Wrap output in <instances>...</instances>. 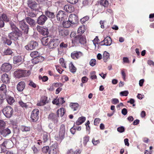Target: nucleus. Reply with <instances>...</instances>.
Listing matches in <instances>:
<instances>
[{
  "label": "nucleus",
  "instance_id": "obj_18",
  "mask_svg": "<svg viewBox=\"0 0 154 154\" xmlns=\"http://www.w3.org/2000/svg\"><path fill=\"white\" fill-rule=\"evenodd\" d=\"M76 40L79 41L81 44H84L86 43V41L85 37L81 35L76 36L75 37Z\"/></svg>",
  "mask_w": 154,
  "mask_h": 154
},
{
  "label": "nucleus",
  "instance_id": "obj_51",
  "mask_svg": "<svg viewBox=\"0 0 154 154\" xmlns=\"http://www.w3.org/2000/svg\"><path fill=\"white\" fill-rule=\"evenodd\" d=\"M19 103L20 105L23 107L26 108L28 107V105H27L26 103H24L22 101H19Z\"/></svg>",
  "mask_w": 154,
  "mask_h": 154
},
{
  "label": "nucleus",
  "instance_id": "obj_60",
  "mask_svg": "<svg viewBox=\"0 0 154 154\" xmlns=\"http://www.w3.org/2000/svg\"><path fill=\"white\" fill-rule=\"evenodd\" d=\"M99 39L97 37H96L94 40H93L94 44V45L95 47H96V44H98L97 42H99Z\"/></svg>",
  "mask_w": 154,
  "mask_h": 154
},
{
  "label": "nucleus",
  "instance_id": "obj_21",
  "mask_svg": "<svg viewBox=\"0 0 154 154\" xmlns=\"http://www.w3.org/2000/svg\"><path fill=\"white\" fill-rule=\"evenodd\" d=\"M82 55V53L80 51L77 52H74L73 53H72L71 54L72 57L74 59H78Z\"/></svg>",
  "mask_w": 154,
  "mask_h": 154
},
{
  "label": "nucleus",
  "instance_id": "obj_32",
  "mask_svg": "<svg viewBox=\"0 0 154 154\" xmlns=\"http://www.w3.org/2000/svg\"><path fill=\"white\" fill-rule=\"evenodd\" d=\"M11 133V130L8 128H6L2 131V134L3 136L5 137L7 135L10 134Z\"/></svg>",
  "mask_w": 154,
  "mask_h": 154
},
{
  "label": "nucleus",
  "instance_id": "obj_48",
  "mask_svg": "<svg viewBox=\"0 0 154 154\" xmlns=\"http://www.w3.org/2000/svg\"><path fill=\"white\" fill-rule=\"evenodd\" d=\"M68 47V44H65L63 42L61 43L60 45V47L61 48H66Z\"/></svg>",
  "mask_w": 154,
  "mask_h": 154
},
{
  "label": "nucleus",
  "instance_id": "obj_55",
  "mask_svg": "<svg viewBox=\"0 0 154 154\" xmlns=\"http://www.w3.org/2000/svg\"><path fill=\"white\" fill-rule=\"evenodd\" d=\"M5 125V123L3 120H0V129L2 128Z\"/></svg>",
  "mask_w": 154,
  "mask_h": 154
},
{
  "label": "nucleus",
  "instance_id": "obj_62",
  "mask_svg": "<svg viewBox=\"0 0 154 154\" xmlns=\"http://www.w3.org/2000/svg\"><path fill=\"white\" fill-rule=\"evenodd\" d=\"M92 142L94 145H96L100 143V141L99 140H95V139L94 138L92 140Z\"/></svg>",
  "mask_w": 154,
  "mask_h": 154
},
{
  "label": "nucleus",
  "instance_id": "obj_4",
  "mask_svg": "<svg viewBox=\"0 0 154 154\" xmlns=\"http://www.w3.org/2000/svg\"><path fill=\"white\" fill-rule=\"evenodd\" d=\"M39 110L37 109H35L32 111L30 118L31 120L33 122H37L39 118Z\"/></svg>",
  "mask_w": 154,
  "mask_h": 154
},
{
  "label": "nucleus",
  "instance_id": "obj_22",
  "mask_svg": "<svg viewBox=\"0 0 154 154\" xmlns=\"http://www.w3.org/2000/svg\"><path fill=\"white\" fill-rule=\"evenodd\" d=\"M25 86V84L24 82H20L17 85V90L19 91H22L24 89Z\"/></svg>",
  "mask_w": 154,
  "mask_h": 154
},
{
  "label": "nucleus",
  "instance_id": "obj_42",
  "mask_svg": "<svg viewBox=\"0 0 154 154\" xmlns=\"http://www.w3.org/2000/svg\"><path fill=\"white\" fill-rule=\"evenodd\" d=\"M39 55L38 52L36 51H33L30 54V56L32 58L36 57Z\"/></svg>",
  "mask_w": 154,
  "mask_h": 154
},
{
  "label": "nucleus",
  "instance_id": "obj_40",
  "mask_svg": "<svg viewBox=\"0 0 154 154\" xmlns=\"http://www.w3.org/2000/svg\"><path fill=\"white\" fill-rule=\"evenodd\" d=\"M45 14L48 17L51 18H53L55 16L54 13L48 11H45Z\"/></svg>",
  "mask_w": 154,
  "mask_h": 154
},
{
  "label": "nucleus",
  "instance_id": "obj_37",
  "mask_svg": "<svg viewBox=\"0 0 154 154\" xmlns=\"http://www.w3.org/2000/svg\"><path fill=\"white\" fill-rule=\"evenodd\" d=\"M5 98L6 99L8 103L10 105L12 104L14 101V98L11 96H7L6 95V97Z\"/></svg>",
  "mask_w": 154,
  "mask_h": 154
},
{
  "label": "nucleus",
  "instance_id": "obj_49",
  "mask_svg": "<svg viewBox=\"0 0 154 154\" xmlns=\"http://www.w3.org/2000/svg\"><path fill=\"white\" fill-rule=\"evenodd\" d=\"M90 65L92 66H94L96 64V61L95 59H92L90 61Z\"/></svg>",
  "mask_w": 154,
  "mask_h": 154
},
{
  "label": "nucleus",
  "instance_id": "obj_15",
  "mask_svg": "<svg viewBox=\"0 0 154 154\" xmlns=\"http://www.w3.org/2000/svg\"><path fill=\"white\" fill-rule=\"evenodd\" d=\"M47 19V17L45 15H41L38 17L37 21V23L39 25H43Z\"/></svg>",
  "mask_w": 154,
  "mask_h": 154
},
{
  "label": "nucleus",
  "instance_id": "obj_20",
  "mask_svg": "<svg viewBox=\"0 0 154 154\" xmlns=\"http://www.w3.org/2000/svg\"><path fill=\"white\" fill-rule=\"evenodd\" d=\"M2 145L5 146L7 149H9L13 146V142L10 140H6L5 141L2 143Z\"/></svg>",
  "mask_w": 154,
  "mask_h": 154
},
{
  "label": "nucleus",
  "instance_id": "obj_54",
  "mask_svg": "<svg viewBox=\"0 0 154 154\" xmlns=\"http://www.w3.org/2000/svg\"><path fill=\"white\" fill-rule=\"evenodd\" d=\"M117 131L120 133H122L125 131V128L123 126L118 127L117 129Z\"/></svg>",
  "mask_w": 154,
  "mask_h": 154
},
{
  "label": "nucleus",
  "instance_id": "obj_5",
  "mask_svg": "<svg viewBox=\"0 0 154 154\" xmlns=\"http://www.w3.org/2000/svg\"><path fill=\"white\" fill-rule=\"evenodd\" d=\"M21 35V32L19 31H13L9 34L8 37L11 39L16 41L17 40L18 37H20Z\"/></svg>",
  "mask_w": 154,
  "mask_h": 154
},
{
  "label": "nucleus",
  "instance_id": "obj_61",
  "mask_svg": "<svg viewBox=\"0 0 154 154\" xmlns=\"http://www.w3.org/2000/svg\"><path fill=\"white\" fill-rule=\"evenodd\" d=\"M89 19V17L88 16H86L82 18L81 19L80 21L82 22H85Z\"/></svg>",
  "mask_w": 154,
  "mask_h": 154
},
{
  "label": "nucleus",
  "instance_id": "obj_1",
  "mask_svg": "<svg viewBox=\"0 0 154 154\" xmlns=\"http://www.w3.org/2000/svg\"><path fill=\"white\" fill-rule=\"evenodd\" d=\"M14 75L17 78L27 76L30 74L29 71L23 70L20 69L17 70L14 73Z\"/></svg>",
  "mask_w": 154,
  "mask_h": 154
},
{
  "label": "nucleus",
  "instance_id": "obj_53",
  "mask_svg": "<svg viewBox=\"0 0 154 154\" xmlns=\"http://www.w3.org/2000/svg\"><path fill=\"white\" fill-rule=\"evenodd\" d=\"M59 61L60 63L62 66L65 68H66V66L64 63L63 59H60Z\"/></svg>",
  "mask_w": 154,
  "mask_h": 154
},
{
  "label": "nucleus",
  "instance_id": "obj_17",
  "mask_svg": "<svg viewBox=\"0 0 154 154\" xmlns=\"http://www.w3.org/2000/svg\"><path fill=\"white\" fill-rule=\"evenodd\" d=\"M104 42V43L103 44H102L101 45H106V46H109L111 44L112 40L111 38L109 36H107L106 38H105L104 40L102 41L101 43Z\"/></svg>",
  "mask_w": 154,
  "mask_h": 154
},
{
  "label": "nucleus",
  "instance_id": "obj_25",
  "mask_svg": "<svg viewBox=\"0 0 154 154\" xmlns=\"http://www.w3.org/2000/svg\"><path fill=\"white\" fill-rule=\"evenodd\" d=\"M26 22L31 26H33L35 24V20L29 17H27L26 18Z\"/></svg>",
  "mask_w": 154,
  "mask_h": 154
},
{
  "label": "nucleus",
  "instance_id": "obj_24",
  "mask_svg": "<svg viewBox=\"0 0 154 154\" xmlns=\"http://www.w3.org/2000/svg\"><path fill=\"white\" fill-rule=\"evenodd\" d=\"M50 39L48 37H45L42 38L41 40L42 44L44 45L48 46Z\"/></svg>",
  "mask_w": 154,
  "mask_h": 154
},
{
  "label": "nucleus",
  "instance_id": "obj_12",
  "mask_svg": "<svg viewBox=\"0 0 154 154\" xmlns=\"http://www.w3.org/2000/svg\"><path fill=\"white\" fill-rule=\"evenodd\" d=\"M59 34L63 36H65L69 34L68 31L64 27L59 26L58 29Z\"/></svg>",
  "mask_w": 154,
  "mask_h": 154
},
{
  "label": "nucleus",
  "instance_id": "obj_16",
  "mask_svg": "<svg viewBox=\"0 0 154 154\" xmlns=\"http://www.w3.org/2000/svg\"><path fill=\"white\" fill-rule=\"evenodd\" d=\"M68 20L72 25L74 24L77 22L78 17L75 14H71L69 16Z\"/></svg>",
  "mask_w": 154,
  "mask_h": 154
},
{
  "label": "nucleus",
  "instance_id": "obj_28",
  "mask_svg": "<svg viewBox=\"0 0 154 154\" xmlns=\"http://www.w3.org/2000/svg\"><path fill=\"white\" fill-rule=\"evenodd\" d=\"M22 58L21 56H15L14 57L13 61L14 63L15 64L20 63L22 61Z\"/></svg>",
  "mask_w": 154,
  "mask_h": 154
},
{
  "label": "nucleus",
  "instance_id": "obj_34",
  "mask_svg": "<svg viewBox=\"0 0 154 154\" xmlns=\"http://www.w3.org/2000/svg\"><path fill=\"white\" fill-rule=\"evenodd\" d=\"M65 113L64 109L63 108H61L59 109L58 110L57 112L58 117L59 116V115L61 117H62Z\"/></svg>",
  "mask_w": 154,
  "mask_h": 154
},
{
  "label": "nucleus",
  "instance_id": "obj_64",
  "mask_svg": "<svg viewBox=\"0 0 154 154\" xmlns=\"http://www.w3.org/2000/svg\"><path fill=\"white\" fill-rule=\"evenodd\" d=\"M100 121V119L99 118H95L94 120V125H97L99 123Z\"/></svg>",
  "mask_w": 154,
  "mask_h": 154
},
{
  "label": "nucleus",
  "instance_id": "obj_45",
  "mask_svg": "<svg viewBox=\"0 0 154 154\" xmlns=\"http://www.w3.org/2000/svg\"><path fill=\"white\" fill-rule=\"evenodd\" d=\"M43 139L44 142L47 141L48 139V135L47 133L46 132L43 133Z\"/></svg>",
  "mask_w": 154,
  "mask_h": 154
},
{
  "label": "nucleus",
  "instance_id": "obj_26",
  "mask_svg": "<svg viewBox=\"0 0 154 154\" xmlns=\"http://www.w3.org/2000/svg\"><path fill=\"white\" fill-rule=\"evenodd\" d=\"M64 9L66 11L69 13H71L73 11V8L72 6L70 5H66L64 6Z\"/></svg>",
  "mask_w": 154,
  "mask_h": 154
},
{
  "label": "nucleus",
  "instance_id": "obj_35",
  "mask_svg": "<svg viewBox=\"0 0 154 154\" xmlns=\"http://www.w3.org/2000/svg\"><path fill=\"white\" fill-rule=\"evenodd\" d=\"M48 119L54 121V122L57 121V118L56 115L53 113H51L49 115Z\"/></svg>",
  "mask_w": 154,
  "mask_h": 154
},
{
  "label": "nucleus",
  "instance_id": "obj_27",
  "mask_svg": "<svg viewBox=\"0 0 154 154\" xmlns=\"http://www.w3.org/2000/svg\"><path fill=\"white\" fill-rule=\"evenodd\" d=\"M9 78L8 75L6 74H3L2 77V81L5 83H8L9 82Z\"/></svg>",
  "mask_w": 154,
  "mask_h": 154
},
{
  "label": "nucleus",
  "instance_id": "obj_36",
  "mask_svg": "<svg viewBox=\"0 0 154 154\" xmlns=\"http://www.w3.org/2000/svg\"><path fill=\"white\" fill-rule=\"evenodd\" d=\"M103 60L104 62H106L108 59L109 58V54L106 51H105L103 54Z\"/></svg>",
  "mask_w": 154,
  "mask_h": 154
},
{
  "label": "nucleus",
  "instance_id": "obj_44",
  "mask_svg": "<svg viewBox=\"0 0 154 154\" xmlns=\"http://www.w3.org/2000/svg\"><path fill=\"white\" fill-rule=\"evenodd\" d=\"M3 41L4 43L7 44L8 45H10L12 43L11 41L9 39H8L6 38H3Z\"/></svg>",
  "mask_w": 154,
  "mask_h": 154
},
{
  "label": "nucleus",
  "instance_id": "obj_23",
  "mask_svg": "<svg viewBox=\"0 0 154 154\" xmlns=\"http://www.w3.org/2000/svg\"><path fill=\"white\" fill-rule=\"evenodd\" d=\"M69 106L74 111L79 110V105L77 103H71Z\"/></svg>",
  "mask_w": 154,
  "mask_h": 154
},
{
  "label": "nucleus",
  "instance_id": "obj_30",
  "mask_svg": "<svg viewBox=\"0 0 154 154\" xmlns=\"http://www.w3.org/2000/svg\"><path fill=\"white\" fill-rule=\"evenodd\" d=\"M63 21V22L62 23V25L64 27L68 28L70 27V26H72V25L69 20L68 21Z\"/></svg>",
  "mask_w": 154,
  "mask_h": 154
},
{
  "label": "nucleus",
  "instance_id": "obj_39",
  "mask_svg": "<svg viewBox=\"0 0 154 154\" xmlns=\"http://www.w3.org/2000/svg\"><path fill=\"white\" fill-rule=\"evenodd\" d=\"M12 53V50L9 48L5 50L3 52V54L5 55H11Z\"/></svg>",
  "mask_w": 154,
  "mask_h": 154
},
{
  "label": "nucleus",
  "instance_id": "obj_58",
  "mask_svg": "<svg viewBox=\"0 0 154 154\" xmlns=\"http://www.w3.org/2000/svg\"><path fill=\"white\" fill-rule=\"evenodd\" d=\"M47 97H44L42 98L41 101L44 103V104H45L46 103H48V101L47 100Z\"/></svg>",
  "mask_w": 154,
  "mask_h": 154
},
{
  "label": "nucleus",
  "instance_id": "obj_2",
  "mask_svg": "<svg viewBox=\"0 0 154 154\" xmlns=\"http://www.w3.org/2000/svg\"><path fill=\"white\" fill-rule=\"evenodd\" d=\"M2 112L6 117L10 118L13 112V109L10 106H7L3 109Z\"/></svg>",
  "mask_w": 154,
  "mask_h": 154
},
{
  "label": "nucleus",
  "instance_id": "obj_59",
  "mask_svg": "<svg viewBox=\"0 0 154 154\" xmlns=\"http://www.w3.org/2000/svg\"><path fill=\"white\" fill-rule=\"evenodd\" d=\"M119 100L117 98H113L112 100V102L113 104H116L119 103Z\"/></svg>",
  "mask_w": 154,
  "mask_h": 154
},
{
  "label": "nucleus",
  "instance_id": "obj_31",
  "mask_svg": "<svg viewBox=\"0 0 154 154\" xmlns=\"http://www.w3.org/2000/svg\"><path fill=\"white\" fill-rule=\"evenodd\" d=\"M86 118L84 117H82L79 118L77 121H76V124L77 125H79L82 124L85 120Z\"/></svg>",
  "mask_w": 154,
  "mask_h": 154
},
{
  "label": "nucleus",
  "instance_id": "obj_9",
  "mask_svg": "<svg viewBox=\"0 0 154 154\" xmlns=\"http://www.w3.org/2000/svg\"><path fill=\"white\" fill-rule=\"evenodd\" d=\"M38 43L35 41H31L28 45L25 46V48L28 50H31L37 47Z\"/></svg>",
  "mask_w": 154,
  "mask_h": 154
},
{
  "label": "nucleus",
  "instance_id": "obj_33",
  "mask_svg": "<svg viewBox=\"0 0 154 154\" xmlns=\"http://www.w3.org/2000/svg\"><path fill=\"white\" fill-rule=\"evenodd\" d=\"M100 4L104 7H107L109 5V3L107 0H100Z\"/></svg>",
  "mask_w": 154,
  "mask_h": 154
},
{
  "label": "nucleus",
  "instance_id": "obj_38",
  "mask_svg": "<svg viewBox=\"0 0 154 154\" xmlns=\"http://www.w3.org/2000/svg\"><path fill=\"white\" fill-rule=\"evenodd\" d=\"M69 68L70 70L72 72L74 73L76 71V68L73 66L71 62L69 64Z\"/></svg>",
  "mask_w": 154,
  "mask_h": 154
},
{
  "label": "nucleus",
  "instance_id": "obj_7",
  "mask_svg": "<svg viewBox=\"0 0 154 154\" xmlns=\"http://www.w3.org/2000/svg\"><path fill=\"white\" fill-rule=\"evenodd\" d=\"M60 42L58 39H50L48 47L50 49L55 48L58 45Z\"/></svg>",
  "mask_w": 154,
  "mask_h": 154
},
{
  "label": "nucleus",
  "instance_id": "obj_13",
  "mask_svg": "<svg viewBox=\"0 0 154 154\" xmlns=\"http://www.w3.org/2000/svg\"><path fill=\"white\" fill-rule=\"evenodd\" d=\"M37 29L38 31L40 32L43 35H48L49 33L48 30V29L45 28L41 26H38Z\"/></svg>",
  "mask_w": 154,
  "mask_h": 154
},
{
  "label": "nucleus",
  "instance_id": "obj_6",
  "mask_svg": "<svg viewBox=\"0 0 154 154\" xmlns=\"http://www.w3.org/2000/svg\"><path fill=\"white\" fill-rule=\"evenodd\" d=\"M19 26L24 33H28L29 29L28 26L26 24V22L24 20H23L19 22Z\"/></svg>",
  "mask_w": 154,
  "mask_h": 154
},
{
  "label": "nucleus",
  "instance_id": "obj_11",
  "mask_svg": "<svg viewBox=\"0 0 154 154\" xmlns=\"http://www.w3.org/2000/svg\"><path fill=\"white\" fill-rule=\"evenodd\" d=\"M65 134L66 129L65 125H62L60 127L59 134L60 139L61 140L63 139L65 137Z\"/></svg>",
  "mask_w": 154,
  "mask_h": 154
},
{
  "label": "nucleus",
  "instance_id": "obj_52",
  "mask_svg": "<svg viewBox=\"0 0 154 154\" xmlns=\"http://www.w3.org/2000/svg\"><path fill=\"white\" fill-rule=\"evenodd\" d=\"M57 100L59 105L62 104L65 102V101L63 100V97H59L57 99Z\"/></svg>",
  "mask_w": 154,
  "mask_h": 154
},
{
  "label": "nucleus",
  "instance_id": "obj_46",
  "mask_svg": "<svg viewBox=\"0 0 154 154\" xmlns=\"http://www.w3.org/2000/svg\"><path fill=\"white\" fill-rule=\"evenodd\" d=\"M10 25L11 28L13 31H19L18 29L13 23H11Z\"/></svg>",
  "mask_w": 154,
  "mask_h": 154
},
{
  "label": "nucleus",
  "instance_id": "obj_63",
  "mask_svg": "<svg viewBox=\"0 0 154 154\" xmlns=\"http://www.w3.org/2000/svg\"><path fill=\"white\" fill-rule=\"evenodd\" d=\"M28 15L31 17H35L36 14L33 12H29L28 13Z\"/></svg>",
  "mask_w": 154,
  "mask_h": 154
},
{
  "label": "nucleus",
  "instance_id": "obj_41",
  "mask_svg": "<svg viewBox=\"0 0 154 154\" xmlns=\"http://www.w3.org/2000/svg\"><path fill=\"white\" fill-rule=\"evenodd\" d=\"M85 30V26H80L78 28V32L79 34L83 33Z\"/></svg>",
  "mask_w": 154,
  "mask_h": 154
},
{
  "label": "nucleus",
  "instance_id": "obj_43",
  "mask_svg": "<svg viewBox=\"0 0 154 154\" xmlns=\"http://www.w3.org/2000/svg\"><path fill=\"white\" fill-rule=\"evenodd\" d=\"M20 129L22 131H30V128L29 127L22 126L21 127Z\"/></svg>",
  "mask_w": 154,
  "mask_h": 154
},
{
  "label": "nucleus",
  "instance_id": "obj_14",
  "mask_svg": "<svg viewBox=\"0 0 154 154\" xmlns=\"http://www.w3.org/2000/svg\"><path fill=\"white\" fill-rule=\"evenodd\" d=\"M12 68V66L9 63H5L3 64L1 67L2 70L4 72H8Z\"/></svg>",
  "mask_w": 154,
  "mask_h": 154
},
{
  "label": "nucleus",
  "instance_id": "obj_29",
  "mask_svg": "<svg viewBox=\"0 0 154 154\" xmlns=\"http://www.w3.org/2000/svg\"><path fill=\"white\" fill-rule=\"evenodd\" d=\"M36 58L37 59V60H36V62H34L35 60V59H32V63L34 64H36L38 63L39 62H41L44 60V57L42 56H39V55Z\"/></svg>",
  "mask_w": 154,
  "mask_h": 154
},
{
  "label": "nucleus",
  "instance_id": "obj_3",
  "mask_svg": "<svg viewBox=\"0 0 154 154\" xmlns=\"http://www.w3.org/2000/svg\"><path fill=\"white\" fill-rule=\"evenodd\" d=\"M59 152L58 146L55 143L50 146L48 154H59Z\"/></svg>",
  "mask_w": 154,
  "mask_h": 154
},
{
  "label": "nucleus",
  "instance_id": "obj_47",
  "mask_svg": "<svg viewBox=\"0 0 154 154\" xmlns=\"http://www.w3.org/2000/svg\"><path fill=\"white\" fill-rule=\"evenodd\" d=\"M50 147L48 146H46L43 147L42 149V150L43 152L46 153L48 151Z\"/></svg>",
  "mask_w": 154,
  "mask_h": 154
},
{
  "label": "nucleus",
  "instance_id": "obj_8",
  "mask_svg": "<svg viewBox=\"0 0 154 154\" xmlns=\"http://www.w3.org/2000/svg\"><path fill=\"white\" fill-rule=\"evenodd\" d=\"M67 17V16L65 14L64 11H60L57 15V18L58 20L65 21V19Z\"/></svg>",
  "mask_w": 154,
  "mask_h": 154
},
{
  "label": "nucleus",
  "instance_id": "obj_56",
  "mask_svg": "<svg viewBox=\"0 0 154 154\" xmlns=\"http://www.w3.org/2000/svg\"><path fill=\"white\" fill-rule=\"evenodd\" d=\"M2 18L3 20L4 21L8 22L9 20V18L7 17V16L5 14H3L2 15Z\"/></svg>",
  "mask_w": 154,
  "mask_h": 154
},
{
  "label": "nucleus",
  "instance_id": "obj_50",
  "mask_svg": "<svg viewBox=\"0 0 154 154\" xmlns=\"http://www.w3.org/2000/svg\"><path fill=\"white\" fill-rule=\"evenodd\" d=\"M29 138L28 137H22L21 138V140L22 141H25V143L26 145H27L29 143Z\"/></svg>",
  "mask_w": 154,
  "mask_h": 154
},
{
  "label": "nucleus",
  "instance_id": "obj_10",
  "mask_svg": "<svg viewBox=\"0 0 154 154\" xmlns=\"http://www.w3.org/2000/svg\"><path fill=\"white\" fill-rule=\"evenodd\" d=\"M7 90L6 85H2L0 88V97L2 99H4L6 97Z\"/></svg>",
  "mask_w": 154,
  "mask_h": 154
},
{
  "label": "nucleus",
  "instance_id": "obj_57",
  "mask_svg": "<svg viewBox=\"0 0 154 154\" xmlns=\"http://www.w3.org/2000/svg\"><path fill=\"white\" fill-rule=\"evenodd\" d=\"M128 94V91H122L120 93V95L123 96H126Z\"/></svg>",
  "mask_w": 154,
  "mask_h": 154
},
{
  "label": "nucleus",
  "instance_id": "obj_19",
  "mask_svg": "<svg viewBox=\"0 0 154 154\" xmlns=\"http://www.w3.org/2000/svg\"><path fill=\"white\" fill-rule=\"evenodd\" d=\"M28 6L31 9L35 10L37 6V4L34 1H29L28 2Z\"/></svg>",
  "mask_w": 154,
  "mask_h": 154
}]
</instances>
